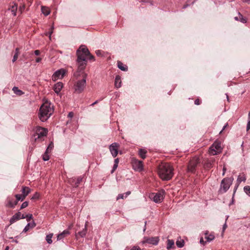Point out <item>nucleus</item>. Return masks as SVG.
<instances>
[{
  "mask_svg": "<svg viewBox=\"0 0 250 250\" xmlns=\"http://www.w3.org/2000/svg\"><path fill=\"white\" fill-rule=\"evenodd\" d=\"M173 168L168 163H161L159 165L158 169V173L159 177L163 180H169L173 175Z\"/></svg>",
  "mask_w": 250,
  "mask_h": 250,
  "instance_id": "1",
  "label": "nucleus"
},
{
  "mask_svg": "<svg viewBox=\"0 0 250 250\" xmlns=\"http://www.w3.org/2000/svg\"><path fill=\"white\" fill-rule=\"evenodd\" d=\"M54 109L51 104L47 102L44 103L40 107L38 116L40 120L44 122L46 121L53 114Z\"/></svg>",
  "mask_w": 250,
  "mask_h": 250,
  "instance_id": "2",
  "label": "nucleus"
},
{
  "mask_svg": "<svg viewBox=\"0 0 250 250\" xmlns=\"http://www.w3.org/2000/svg\"><path fill=\"white\" fill-rule=\"evenodd\" d=\"M81 76L82 79L78 80L74 84L75 91L78 93H81L84 90L86 86L87 74L84 72H82V75Z\"/></svg>",
  "mask_w": 250,
  "mask_h": 250,
  "instance_id": "3",
  "label": "nucleus"
},
{
  "mask_svg": "<svg viewBox=\"0 0 250 250\" xmlns=\"http://www.w3.org/2000/svg\"><path fill=\"white\" fill-rule=\"evenodd\" d=\"M34 134L33 136V139L35 141L43 140V138L46 136L47 133V129L45 128L37 126L34 129Z\"/></svg>",
  "mask_w": 250,
  "mask_h": 250,
  "instance_id": "4",
  "label": "nucleus"
},
{
  "mask_svg": "<svg viewBox=\"0 0 250 250\" xmlns=\"http://www.w3.org/2000/svg\"><path fill=\"white\" fill-rule=\"evenodd\" d=\"M87 62V60L84 59L76 60V64L78 68L77 70L74 73V76L76 79H78L82 75V72H84Z\"/></svg>",
  "mask_w": 250,
  "mask_h": 250,
  "instance_id": "5",
  "label": "nucleus"
},
{
  "mask_svg": "<svg viewBox=\"0 0 250 250\" xmlns=\"http://www.w3.org/2000/svg\"><path fill=\"white\" fill-rule=\"evenodd\" d=\"M89 54L88 48L85 46L82 45L76 51L77 59H84L86 60L87 55Z\"/></svg>",
  "mask_w": 250,
  "mask_h": 250,
  "instance_id": "6",
  "label": "nucleus"
},
{
  "mask_svg": "<svg viewBox=\"0 0 250 250\" xmlns=\"http://www.w3.org/2000/svg\"><path fill=\"white\" fill-rule=\"evenodd\" d=\"M165 191L164 190L157 193H151L149 194V198L156 203H161L164 198Z\"/></svg>",
  "mask_w": 250,
  "mask_h": 250,
  "instance_id": "7",
  "label": "nucleus"
},
{
  "mask_svg": "<svg viewBox=\"0 0 250 250\" xmlns=\"http://www.w3.org/2000/svg\"><path fill=\"white\" fill-rule=\"evenodd\" d=\"M222 149L221 143L219 141H215L210 146L208 152L210 155H215L221 152Z\"/></svg>",
  "mask_w": 250,
  "mask_h": 250,
  "instance_id": "8",
  "label": "nucleus"
},
{
  "mask_svg": "<svg viewBox=\"0 0 250 250\" xmlns=\"http://www.w3.org/2000/svg\"><path fill=\"white\" fill-rule=\"evenodd\" d=\"M233 178H226L223 179L221 183V188L223 189V192H226L229 188L230 185L232 184Z\"/></svg>",
  "mask_w": 250,
  "mask_h": 250,
  "instance_id": "9",
  "label": "nucleus"
},
{
  "mask_svg": "<svg viewBox=\"0 0 250 250\" xmlns=\"http://www.w3.org/2000/svg\"><path fill=\"white\" fill-rule=\"evenodd\" d=\"M200 163V160L198 157H193L189 161L188 165V171L191 172H194L195 171L196 167L198 164Z\"/></svg>",
  "mask_w": 250,
  "mask_h": 250,
  "instance_id": "10",
  "label": "nucleus"
},
{
  "mask_svg": "<svg viewBox=\"0 0 250 250\" xmlns=\"http://www.w3.org/2000/svg\"><path fill=\"white\" fill-rule=\"evenodd\" d=\"M159 241V238L158 237H144L143 240H142L140 243L143 245L145 244H148L153 245H157L158 244Z\"/></svg>",
  "mask_w": 250,
  "mask_h": 250,
  "instance_id": "11",
  "label": "nucleus"
},
{
  "mask_svg": "<svg viewBox=\"0 0 250 250\" xmlns=\"http://www.w3.org/2000/svg\"><path fill=\"white\" fill-rule=\"evenodd\" d=\"M132 166L134 169L136 171H141L143 170V162L134 159L132 161Z\"/></svg>",
  "mask_w": 250,
  "mask_h": 250,
  "instance_id": "12",
  "label": "nucleus"
},
{
  "mask_svg": "<svg viewBox=\"0 0 250 250\" xmlns=\"http://www.w3.org/2000/svg\"><path fill=\"white\" fill-rule=\"evenodd\" d=\"M65 73V71L63 69H61L56 71L52 75V79L53 81H56L58 79H62Z\"/></svg>",
  "mask_w": 250,
  "mask_h": 250,
  "instance_id": "13",
  "label": "nucleus"
},
{
  "mask_svg": "<svg viewBox=\"0 0 250 250\" xmlns=\"http://www.w3.org/2000/svg\"><path fill=\"white\" fill-rule=\"evenodd\" d=\"M119 144L117 143H112L109 146V150L113 157H116L118 153Z\"/></svg>",
  "mask_w": 250,
  "mask_h": 250,
  "instance_id": "14",
  "label": "nucleus"
},
{
  "mask_svg": "<svg viewBox=\"0 0 250 250\" xmlns=\"http://www.w3.org/2000/svg\"><path fill=\"white\" fill-rule=\"evenodd\" d=\"M18 10V4L16 3H12L8 9V11H10L13 16H16Z\"/></svg>",
  "mask_w": 250,
  "mask_h": 250,
  "instance_id": "15",
  "label": "nucleus"
},
{
  "mask_svg": "<svg viewBox=\"0 0 250 250\" xmlns=\"http://www.w3.org/2000/svg\"><path fill=\"white\" fill-rule=\"evenodd\" d=\"M88 221L85 222L84 228L83 229L76 234V237H78V236H80L82 238L85 237L87 232V227L88 225Z\"/></svg>",
  "mask_w": 250,
  "mask_h": 250,
  "instance_id": "16",
  "label": "nucleus"
},
{
  "mask_svg": "<svg viewBox=\"0 0 250 250\" xmlns=\"http://www.w3.org/2000/svg\"><path fill=\"white\" fill-rule=\"evenodd\" d=\"M21 216H22V214H21V213L20 212H18L16 213V214H15L11 218V219L10 220V224H12L13 223H14L16 221L20 220V219H22Z\"/></svg>",
  "mask_w": 250,
  "mask_h": 250,
  "instance_id": "17",
  "label": "nucleus"
},
{
  "mask_svg": "<svg viewBox=\"0 0 250 250\" xmlns=\"http://www.w3.org/2000/svg\"><path fill=\"white\" fill-rule=\"evenodd\" d=\"M62 87L63 83L62 82H58L55 84L53 89L56 94H59Z\"/></svg>",
  "mask_w": 250,
  "mask_h": 250,
  "instance_id": "18",
  "label": "nucleus"
},
{
  "mask_svg": "<svg viewBox=\"0 0 250 250\" xmlns=\"http://www.w3.org/2000/svg\"><path fill=\"white\" fill-rule=\"evenodd\" d=\"M147 153V151L143 148H140L139 150L138 154L140 157L143 159H145L146 158V154Z\"/></svg>",
  "mask_w": 250,
  "mask_h": 250,
  "instance_id": "19",
  "label": "nucleus"
},
{
  "mask_svg": "<svg viewBox=\"0 0 250 250\" xmlns=\"http://www.w3.org/2000/svg\"><path fill=\"white\" fill-rule=\"evenodd\" d=\"M30 191L31 190L29 188L27 187H23L21 190L22 195L25 198Z\"/></svg>",
  "mask_w": 250,
  "mask_h": 250,
  "instance_id": "20",
  "label": "nucleus"
},
{
  "mask_svg": "<svg viewBox=\"0 0 250 250\" xmlns=\"http://www.w3.org/2000/svg\"><path fill=\"white\" fill-rule=\"evenodd\" d=\"M35 226H36V224L34 222L32 223H28L26 225V226L24 227V228L23 230V232H27V231H28L29 230V229L30 228H33L35 227Z\"/></svg>",
  "mask_w": 250,
  "mask_h": 250,
  "instance_id": "21",
  "label": "nucleus"
},
{
  "mask_svg": "<svg viewBox=\"0 0 250 250\" xmlns=\"http://www.w3.org/2000/svg\"><path fill=\"white\" fill-rule=\"evenodd\" d=\"M121 80L119 76H116L115 80V85L117 88H119L121 86Z\"/></svg>",
  "mask_w": 250,
  "mask_h": 250,
  "instance_id": "22",
  "label": "nucleus"
},
{
  "mask_svg": "<svg viewBox=\"0 0 250 250\" xmlns=\"http://www.w3.org/2000/svg\"><path fill=\"white\" fill-rule=\"evenodd\" d=\"M117 66L122 71H127V67L124 65L122 62L120 61L117 62Z\"/></svg>",
  "mask_w": 250,
  "mask_h": 250,
  "instance_id": "23",
  "label": "nucleus"
},
{
  "mask_svg": "<svg viewBox=\"0 0 250 250\" xmlns=\"http://www.w3.org/2000/svg\"><path fill=\"white\" fill-rule=\"evenodd\" d=\"M208 231H206L205 233V235H206L205 239L207 240V242H210L211 241H212L214 239L215 237H214V236L212 234H210L208 235Z\"/></svg>",
  "mask_w": 250,
  "mask_h": 250,
  "instance_id": "24",
  "label": "nucleus"
},
{
  "mask_svg": "<svg viewBox=\"0 0 250 250\" xmlns=\"http://www.w3.org/2000/svg\"><path fill=\"white\" fill-rule=\"evenodd\" d=\"M41 10L42 14L45 16H48L50 13L49 8L45 6H42Z\"/></svg>",
  "mask_w": 250,
  "mask_h": 250,
  "instance_id": "25",
  "label": "nucleus"
},
{
  "mask_svg": "<svg viewBox=\"0 0 250 250\" xmlns=\"http://www.w3.org/2000/svg\"><path fill=\"white\" fill-rule=\"evenodd\" d=\"M174 245V241L172 239H168L167 241V250H170V249L172 248Z\"/></svg>",
  "mask_w": 250,
  "mask_h": 250,
  "instance_id": "26",
  "label": "nucleus"
},
{
  "mask_svg": "<svg viewBox=\"0 0 250 250\" xmlns=\"http://www.w3.org/2000/svg\"><path fill=\"white\" fill-rule=\"evenodd\" d=\"M12 90L14 91V93L18 95L21 96L24 93L21 90L19 89L18 87L16 86L13 87Z\"/></svg>",
  "mask_w": 250,
  "mask_h": 250,
  "instance_id": "27",
  "label": "nucleus"
},
{
  "mask_svg": "<svg viewBox=\"0 0 250 250\" xmlns=\"http://www.w3.org/2000/svg\"><path fill=\"white\" fill-rule=\"evenodd\" d=\"M246 180V177L244 174H243L242 175H240L238 176V178L237 179V182L238 184H240L242 181H245Z\"/></svg>",
  "mask_w": 250,
  "mask_h": 250,
  "instance_id": "28",
  "label": "nucleus"
},
{
  "mask_svg": "<svg viewBox=\"0 0 250 250\" xmlns=\"http://www.w3.org/2000/svg\"><path fill=\"white\" fill-rule=\"evenodd\" d=\"M52 237H53V234L52 233L48 234L46 236L45 239H46L47 242L49 244H51L52 243Z\"/></svg>",
  "mask_w": 250,
  "mask_h": 250,
  "instance_id": "29",
  "label": "nucleus"
},
{
  "mask_svg": "<svg viewBox=\"0 0 250 250\" xmlns=\"http://www.w3.org/2000/svg\"><path fill=\"white\" fill-rule=\"evenodd\" d=\"M176 244L178 248H182L184 246V241L183 240H177Z\"/></svg>",
  "mask_w": 250,
  "mask_h": 250,
  "instance_id": "30",
  "label": "nucleus"
},
{
  "mask_svg": "<svg viewBox=\"0 0 250 250\" xmlns=\"http://www.w3.org/2000/svg\"><path fill=\"white\" fill-rule=\"evenodd\" d=\"M22 219L26 218V220L29 222L32 219V215L31 214H29L26 215V216H24V214H22L21 216Z\"/></svg>",
  "mask_w": 250,
  "mask_h": 250,
  "instance_id": "31",
  "label": "nucleus"
},
{
  "mask_svg": "<svg viewBox=\"0 0 250 250\" xmlns=\"http://www.w3.org/2000/svg\"><path fill=\"white\" fill-rule=\"evenodd\" d=\"M238 15L239 16V21L242 23H246L247 21V19L244 18L239 12L238 13Z\"/></svg>",
  "mask_w": 250,
  "mask_h": 250,
  "instance_id": "32",
  "label": "nucleus"
},
{
  "mask_svg": "<svg viewBox=\"0 0 250 250\" xmlns=\"http://www.w3.org/2000/svg\"><path fill=\"white\" fill-rule=\"evenodd\" d=\"M244 190L245 192V193L250 196V187L249 186H245L244 188Z\"/></svg>",
  "mask_w": 250,
  "mask_h": 250,
  "instance_id": "33",
  "label": "nucleus"
},
{
  "mask_svg": "<svg viewBox=\"0 0 250 250\" xmlns=\"http://www.w3.org/2000/svg\"><path fill=\"white\" fill-rule=\"evenodd\" d=\"M15 197L16 198V200L18 201H23L25 198V197L22 194H16Z\"/></svg>",
  "mask_w": 250,
  "mask_h": 250,
  "instance_id": "34",
  "label": "nucleus"
},
{
  "mask_svg": "<svg viewBox=\"0 0 250 250\" xmlns=\"http://www.w3.org/2000/svg\"><path fill=\"white\" fill-rule=\"evenodd\" d=\"M82 177H79L77 178V179H76V181L75 182L74 186L75 187H78L79 185L80 184V183L82 182Z\"/></svg>",
  "mask_w": 250,
  "mask_h": 250,
  "instance_id": "35",
  "label": "nucleus"
},
{
  "mask_svg": "<svg viewBox=\"0 0 250 250\" xmlns=\"http://www.w3.org/2000/svg\"><path fill=\"white\" fill-rule=\"evenodd\" d=\"M42 159L44 161H48L49 159V156L47 153H44L42 155Z\"/></svg>",
  "mask_w": 250,
  "mask_h": 250,
  "instance_id": "36",
  "label": "nucleus"
},
{
  "mask_svg": "<svg viewBox=\"0 0 250 250\" xmlns=\"http://www.w3.org/2000/svg\"><path fill=\"white\" fill-rule=\"evenodd\" d=\"M28 203L27 201L24 202L21 206V209L25 208L28 206Z\"/></svg>",
  "mask_w": 250,
  "mask_h": 250,
  "instance_id": "37",
  "label": "nucleus"
},
{
  "mask_svg": "<svg viewBox=\"0 0 250 250\" xmlns=\"http://www.w3.org/2000/svg\"><path fill=\"white\" fill-rule=\"evenodd\" d=\"M65 237L63 233H61L57 236V240H61L62 239Z\"/></svg>",
  "mask_w": 250,
  "mask_h": 250,
  "instance_id": "38",
  "label": "nucleus"
},
{
  "mask_svg": "<svg viewBox=\"0 0 250 250\" xmlns=\"http://www.w3.org/2000/svg\"><path fill=\"white\" fill-rule=\"evenodd\" d=\"M87 59H89L90 60H93V61H94V57L92 55H91L90 54V53L89 52V54L87 55V57L86 58V60Z\"/></svg>",
  "mask_w": 250,
  "mask_h": 250,
  "instance_id": "39",
  "label": "nucleus"
},
{
  "mask_svg": "<svg viewBox=\"0 0 250 250\" xmlns=\"http://www.w3.org/2000/svg\"><path fill=\"white\" fill-rule=\"evenodd\" d=\"M124 198H125V195L124 193L119 194L117 197V200H118L120 199H124Z\"/></svg>",
  "mask_w": 250,
  "mask_h": 250,
  "instance_id": "40",
  "label": "nucleus"
},
{
  "mask_svg": "<svg viewBox=\"0 0 250 250\" xmlns=\"http://www.w3.org/2000/svg\"><path fill=\"white\" fill-rule=\"evenodd\" d=\"M130 250H143L138 246H133Z\"/></svg>",
  "mask_w": 250,
  "mask_h": 250,
  "instance_id": "41",
  "label": "nucleus"
},
{
  "mask_svg": "<svg viewBox=\"0 0 250 250\" xmlns=\"http://www.w3.org/2000/svg\"><path fill=\"white\" fill-rule=\"evenodd\" d=\"M19 54H18L17 53H15L14 56H13V60H12V62H16L18 58V56H19Z\"/></svg>",
  "mask_w": 250,
  "mask_h": 250,
  "instance_id": "42",
  "label": "nucleus"
},
{
  "mask_svg": "<svg viewBox=\"0 0 250 250\" xmlns=\"http://www.w3.org/2000/svg\"><path fill=\"white\" fill-rule=\"evenodd\" d=\"M95 53L96 54V55L100 57V56H103V54H102V51L100 50H97L95 51Z\"/></svg>",
  "mask_w": 250,
  "mask_h": 250,
  "instance_id": "43",
  "label": "nucleus"
},
{
  "mask_svg": "<svg viewBox=\"0 0 250 250\" xmlns=\"http://www.w3.org/2000/svg\"><path fill=\"white\" fill-rule=\"evenodd\" d=\"M214 160H210L207 163V167H212V164L213 163Z\"/></svg>",
  "mask_w": 250,
  "mask_h": 250,
  "instance_id": "44",
  "label": "nucleus"
},
{
  "mask_svg": "<svg viewBox=\"0 0 250 250\" xmlns=\"http://www.w3.org/2000/svg\"><path fill=\"white\" fill-rule=\"evenodd\" d=\"M53 147H54L53 143V142H51L49 144V146H48V147L47 148H48L50 151H51L52 149H53Z\"/></svg>",
  "mask_w": 250,
  "mask_h": 250,
  "instance_id": "45",
  "label": "nucleus"
},
{
  "mask_svg": "<svg viewBox=\"0 0 250 250\" xmlns=\"http://www.w3.org/2000/svg\"><path fill=\"white\" fill-rule=\"evenodd\" d=\"M18 201L16 200V201H15L14 204H12L11 202H9V204L11 207L14 208L15 206H16L18 204Z\"/></svg>",
  "mask_w": 250,
  "mask_h": 250,
  "instance_id": "46",
  "label": "nucleus"
},
{
  "mask_svg": "<svg viewBox=\"0 0 250 250\" xmlns=\"http://www.w3.org/2000/svg\"><path fill=\"white\" fill-rule=\"evenodd\" d=\"M39 198V194L37 192H36L33 197H32V199H38Z\"/></svg>",
  "mask_w": 250,
  "mask_h": 250,
  "instance_id": "47",
  "label": "nucleus"
},
{
  "mask_svg": "<svg viewBox=\"0 0 250 250\" xmlns=\"http://www.w3.org/2000/svg\"><path fill=\"white\" fill-rule=\"evenodd\" d=\"M118 166V165H117V164H114L112 169L111 171V173H113L115 171V170L117 169Z\"/></svg>",
  "mask_w": 250,
  "mask_h": 250,
  "instance_id": "48",
  "label": "nucleus"
},
{
  "mask_svg": "<svg viewBox=\"0 0 250 250\" xmlns=\"http://www.w3.org/2000/svg\"><path fill=\"white\" fill-rule=\"evenodd\" d=\"M194 104H196V105H199L200 104H201V102L199 100V99H197L195 100L194 101Z\"/></svg>",
  "mask_w": 250,
  "mask_h": 250,
  "instance_id": "49",
  "label": "nucleus"
},
{
  "mask_svg": "<svg viewBox=\"0 0 250 250\" xmlns=\"http://www.w3.org/2000/svg\"><path fill=\"white\" fill-rule=\"evenodd\" d=\"M200 243L201 244H202L203 245H205L206 243V242H205L204 241L203 238L201 237L200 240Z\"/></svg>",
  "mask_w": 250,
  "mask_h": 250,
  "instance_id": "50",
  "label": "nucleus"
},
{
  "mask_svg": "<svg viewBox=\"0 0 250 250\" xmlns=\"http://www.w3.org/2000/svg\"><path fill=\"white\" fill-rule=\"evenodd\" d=\"M63 234L64 235L65 237L69 234V231L67 230H64L63 232H62Z\"/></svg>",
  "mask_w": 250,
  "mask_h": 250,
  "instance_id": "51",
  "label": "nucleus"
},
{
  "mask_svg": "<svg viewBox=\"0 0 250 250\" xmlns=\"http://www.w3.org/2000/svg\"><path fill=\"white\" fill-rule=\"evenodd\" d=\"M25 8V6L22 5V6H20L19 8V11L21 12V13L22 12V11L24 10Z\"/></svg>",
  "mask_w": 250,
  "mask_h": 250,
  "instance_id": "52",
  "label": "nucleus"
},
{
  "mask_svg": "<svg viewBox=\"0 0 250 250\" xmlns=\"http://www.w3.org/2000/svg\"><path fill=\"white\" fill-rule=\"evenodd\" d=\"M53 29H54V26H52L51 27V31L48 33V34H49V38H51V35L52 34V33H53Z\"/></svg>",
  "mask_w": 250,
  "mask_h": 250,
  "instance_id": "53",
  "label": "nucleus"
},
{
  "mask_svg": "<svg viewBox=\"0 0 250 250\" xmlns=\"http://www.w3.org/2000/svg\"><path fill=\"white\" fill-rule=\"evenodd\" d=\"M250 129V121H248L247 125V130L248 131Z\"/></svg>",
  "mask_w": 250,
  "mask_h": 250,
  "instance_id": "54",
  "label": "nucleus"
},
{
  "mask_svg": "<svg viewBox=\"0 0 250 250\" xmlns=\"http://www.w3.org/2000/svg\"><path fill=\"white\" fill-rule=\"evenodd\" d=\"M74 116V113L72 112H70L68 114V117L72 118Z\"/></svg>",
  "mask_w": 250,
  "mask_h": 250,
  "instance_id": "55",
  "label": "nucleus"
},
{
  "mask_svg": "<svg viewBox=\"0 0 250 250\" xmlns=\"http://www.w3.org/2000/svg\"><path fill=\"white\" fill-rule=\"evenodd\" d=\"M34 54L36 56H38L40 54V51L39 50H36L34 51Z\"/></svg>",
  "mask_w": 250,
  "mask_h": 250,
  "instance_id": "56",
  "label": "nucleus"
},
{
  "mask_svg": "<svg viewBox=\"0 0 250 250\" xmlns=\"http://www.w3.org/2000/svg\"><path fill=\"white\" fill-rule=\"evenodd\" d=\"M227 227V225L226 222L224 224L223 227V230H222L223 232H224L225 231V230L226 229Z\"/></svg>",
  "mask_w": 250,
  "mask_h": 250,
  "instance_id": "57",
  "label": "nucleus"
},
{
  "mask_svg": "<svg viewBox=\"0 0 250 250\" xmlns=\"http://www.w3.org/2000/svg\"><path fill=\"white\" fill-rule=\"evenodd\" d=\"M42 60V59L41 58L38 57V58H36V62H41Z\"/></svg>",
  "mask_w": 250,
  "mask_h": 250,
  "instance_id": "58",
  "label": "nucleus"
},
{
  "mask_svg": "<svg viewBox=\"0 0 250 250\" xmlns=\"http://www.w3.org/2000/svg\"><path fill=\"white\" fill-rule=\"evenodd\" d=\"M226 170H227V169H226V168L224 166V167H223V173H222L223 176H224V175H225V172H226Z\"/></svg>",
  "mask_w": 250,
  "mask_h": 250,
  "instance_id": "59",
  "label": "nucleus"
},
{
  "mask_svg": "<svg viewBox=\"0 0 250 250\" xmlns=\"http://www.w3.org/2000/svg\"><path fill=\"white\" fill-rule=\"evenodd\" d=\"M131 193L130 191H128L126 192L125 193V198H126L127 196H128Z\"/></svg>",
  "mask_w": 250,
  "mask_h": 250,
  "instance_id": "60",
  "label": "nucleus"
},
{
  "mask_svg": "<svg viewBox=\"0 0 250 250\" xmlns=\"http://www.w3.org/2000/svg\"><path fill=\"white\" fill-rule=\"evenodd\" d=\"M20 49L19 48H16L15 49V53H17L18 54H20V51H19Z\"/></svg>",
  "mask_w": 250,
  "mask_h": 250,
  "instance_id": "61",
  "label": "nucleus"
},
{
  "mask_svg": "<svg viewBox=\"0 0 250 250\" xmlns=\"http://www.w3.org/2000/svg\"><path fill=\"white\" fill-rule=\"evenodd\" d=\"M119 162V160L118 158L115 159L114 160V164L118 165Z\"/></svg>",
  "mask_w": 250,
  "mask_h": 250,
  "instance_id": "62",
  "label": "nucleus"
},
{
  "mask_svg": "<svg viewBox=\"0 0 250 250\" xmlns=\"http://www.w3.org/2000/svg\"><path fill=\"white\" fill-rule=\"evenodd\" d=\"M228 125V124H227L226 125H225L223 127V128H222V129L221 130V131L220 132V134H221L223 131L225 129V128L227 127V126Z\"/></svg>",
  "mask_w": 250,
  "mask_h": 250,
  "instance_id": "63",
  "label": "nucleus"
},
{
  "mask_svg": "<svg viewBox=\"0 0 250 250\" xmlns=\"http://www.w3.org/2000/svg\"><path fill=\"white\" fill-rule=\"evenodd\" d=\"M51 151H50L49 149L47 148L46 149V151H45V152L44 153H47V154H48V153L49 152H50Z\"/></svg>",
  "mask_w": 250,
  "mask_h": 250,
  "instance_id": "64",
  "label": "nucleus"
}]
</instances>
